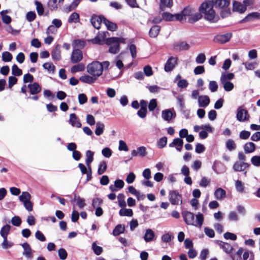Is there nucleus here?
Segmentation results:
<instances>
[{"mask_svg": "<svg viewBox=\"0 0 260 260\" xmlns=\"http://www.w3.org/2000/svg\"><path fill=\"white\" fill-rule=\"evenodd\" d=\"M103 23L105 24L108 29L110 31H115L117 28L116 24L109 21L106 18L103 19Z\"/></svg>", "mask_w": 260, "mask_h": 260, "instance_id": "2f4dec72", "label": "nucleus"}, {"mask_svg": "<svg viewBox=\"0 0 260 260\" xmlns=\"http://www.w3.org/2000/svg\"><path fill=\"white\" fill-rule=\"evenodd\" d=\"M244 150L246 154L252 153L255 150V145L252 142L246 143L244 146Z\"/></svg>", "mask_w": 260, "mask_h": 260, "instance_id": "393cba45", "label": "nucleus"}, {"mask_svg": "<svg viewBox=\"0 0 260 260\" xmlns=\"http://www.w3.org/2000/svg\"><path fill=\"white\" fill-rule=\"evenodd\" d=\"M118 205L119 207L124 208L126 206V204L125 201V196L123 193H120L117 197Z\"/></svg>", "mask_w": 260, "mask_h": 260, "instance_id": "37998d69", "label": "nucleus"}, {"mask_svg": "<svg viewBox=\"0 0 260 260\" xmlns=\"http://www.w3.org/2000/svg\"><path fill=\"white\" fill-rule=\"evenodd\" d=\"M21 246L24 250L22 254L27 258H32V250L29 245V244L25 242L21 244Z\"/></svg>", "mask_w": 260, "mask_h": 260, "instance_id": "ddd939ff", "label": "nucleus"}, {"mask_svg": "<svg viewBox=\"0 0 260 260\" xmlns=\"http://www.w3.org/2000/svg\"><path fill=\"white\" fill-rule=\"evenodd\" d=\"M109 66L110 62L108 61L102 62L94 61L87 65V72L92 76L98 78L102 74L103 70L107 69Z\"/></svg>", "mask_w": 260, "mask_h": 260, "instance_id": "f03ea898", "label": "nucleus"}, {"mask_svg": "<svg viewBox=\"0 0 260 260\" xmlns=\"http://www.w3.org/2000/svg\"><path fill=\"white\" fill-rule=\"evenodd\" d=\"M160 30V27L158 25L152 26L149 30V36L152 38H155L157 36Z\"/></svg>", "mask_w": 260, "mask_h": 260, "instance_id": "c9c22d12", "label": "nucleus"}, {"mask_svg": "<svg viewBox=\"0 0 260 260\" xmlns=\"http://www.w3.org/2000/svg\"><path fill=\"white\" fill-rule=\"evenodd\" d=\"M226 148L230 151L234 150L236 148V144L233 140L229 139L226 143Z\"/></svg>", "mask_w": 260, "mask_h": 260, "instance_id": "4d7b16f0", "label": "nucleus"}, {"mask_svg": "<svg viewBox=\"0 0 260 260\" xmlns=\"http://www.w3.org/2000/svg\"><path fill=\"white\" fill-rule=\"evenodd\" d=\"M210 99L207 95H200L198 97L199 106L200 107H206L210 103Z\"/></svg>", "mask_w": 260, "mask_h": 260, "instance_id": "412c9836", "label": "nucleus"}, {"mask_svg": "<svg viewBox=\"0 0 260 260\" xmlns=\"http://www.w3.org/2000/svg\"><path fill=\"white\" fill-rule=\"evenodd\" d=\"M125 227L121 224H118L116 226L113 231V235L114 236H118L124 232Z\"/></svg>", "mask_w": 260, "mask_h": 260, "instance_id": "4c0bfd02", "label": "nucleus"}, {"mask_svg": "<svg viewBox=\"0 0 260 260\" xmlns=\"http://www.w3.org/2000/svg\"><path fill=\"white\" fill-rule=\"evenodd\" d=\"M119 214L121 216L132 217L133 215V212L131 209L122 208L120 210Z\"/></svg>", "mask_w": 260, "mask_h": 260, "instance_id": "e433bc0d", "label": "nucleus"}, {"mask_svg": "<svg viewBox=\"0 0 260 260\" xmlns=\"http://www.w3.org/2000/svg\"><path fill=\"white\" fill-rule=\"evenodd\" d=\"M199 11L204 19L210 23H216L220 17L214 9V3L212 1L205 0L200 6Z\"/></svg>", "mask_w": 260, "mask_h": 260, "instance_id": "f257e3e1", "label": "nucleus"}, {"mask_svg": "<svg viewBox=\"0 0 260 260\" xmlns=\"http://www.w3.org/2000/svg\"><path fill=\"white\" fill-rule=\"evenodd\" d=\"M215 198L218 200L223 199L226 196L225 191L221 188H218L214 192Z\"/></svg>", "mask_w": 260, "mask_h": 260, "instance_id": "b1692460", "label": "nucleus"}, {"mask_svg": "<svg viewBox=\"0 0 260 260\" xmlns=\"http://www.w3.org/2000/svg\"><path fill=\"white\" fill-rule=\"evenodd\" d=\"M251 164L255 167L260 166V155H255L251 158Z\"/></svg>", "mask_w": 260, "mask_h": 260, "instance_id": "5fc2aeb1", "label": "nucleus"}, {"mask_svg": "<svg viewBox=\"0 0 260 260\" xmlns=\"http://www.w3.org/2000/svg\"><path fill=\"white\" fill-rule=\"evenodd\" d=\"M143 238L146 242H151L155 239V233L152 230L147 229L145 231Z\"/></svg>", "mask_w": 260, "mask_h": 260, "instance_id": "dca6fc26", "label": "nucleus"}, {"mask_svg": "<svg viewBox=\"0 0 260 260\" xmlns=\"http://www.w3.org/2000/svg\"><path fill=\"white\" fill-rule=\"evenodd\" d=\"M104 18H105L103 17L93 15L92 16L90 19V22L94 28L99 29L100 28L102 22H103Z\"/></svg>", "mask_w": 260, "mask_h": 260, "instance_id": "6ab92c4d", "label": "nucleus"}, {"mask_svg": "<svg viewBox=\"0 0 260 260\" xmlns=\"http://www.w3.org/2000/svg\"><path fill=\"white\" fill-rule=\"evenodd\" d=\"M243 64L245 66V67L247 70H254L256 66V62H243Z\"/></svg>", "mask_w": 260, "mask_h": 260, "instance_id": "bf43d9fd", "label": "nucleus"}, {"mask_svg": "<svg viewBox=\"0 0 260 260\" xmlns=\"http://www.w3.org/2000/svg\"><path fill=\"white\" fill-rule=\"evenodd\" d=\"M167 143V138L166 137H164L159 140L157 143V146L159 148H162L166 146Z\"/></svg>", "mask_w": 260, "mask_h": 260, "instance_id": "052dcab7", "label": "nucleus"}, {"mask_svg": "<svg viewBox=\"0 0 260 260\" xmlns=\"http://www.w3.org/2000/svg\"><path fill=\"white\" fill-rule=\"evenodd\" d=\"M233 11L242 14L246 11V9L243 3L242 4L239 2L234 1L233 2Z\"/></svg>", "mask_w": 260, "mask_h": 260, "instance_id": "9b49d317", "label": "nucleus"}, {"mask_svg": "<svg viewBox=\"0 0 260 260\" xmlns=\"http://www.w3.org/2000/svg\"><path fill=\"white\" fill-rule=\"evenodd\" d=\"M36 18L35 12L32 11L28 12L26 15V18L28 22L33 21Z\"/></svg>", "mask_w": 260, "mask_h": 260, "instance_id": "13d9d810", "label": "nucleus"}, {"mask_svg": "<svg viewBox=\"0 0 260 260\" xmlns=\"http://www.w3.org/2000/svg\"><path fill=\"white\" fill-rule=\"evenodd\" d=\"M85 69V66L83 63H78L74 65L71 69V72L72 73H75L78 72L83 71Z\"/></svg>", "mask_w": 260, "mask_h": 260, "instance_id": "58836bf2", "label": "nucleus"}, {"mask_svg": "<svg viewBox=\"0 0 260 260\" xmlns=\"http://www.w3.org/2000/svg\"><path fill=\"white\" fill-rule=\"evenodd\" d=\"M35 4L36 6V10L38 13V14L39 16H42L44 13V8L43 6V5L41 4V2L39 1H36L35 2Z\"/></svg>", "mask_w": 260, "mask_h": 260, "instance_id": "09e8293b", "label": "nucleus"}, {"mask_svg": "<svg viewBox=\"0 0 260 260\" xmlns=\"http://www.w3.org/2000/svg\"><path fill=\"white\" fill-rule=\"evenodd\" d=\"M218 245L220 246L223 250L228 254H230L233 251V246L229 243L223 242L222 241H219Z\"/></svg>", "mask_w": 260, "mask_h": 260, "instance_id": "5701e85b", "label": "nucleus"}, {"mask_svg": "<svg viewBox=\"0 0 260 260\" xmlns=\"http://www.w3.org/2000/svg\"><path fill=\"white\" fill-rule=\"evenodd\" d=\"M51 56L53 59L55 60H59L61 59L60 46L59 45H56L55 48L52 50Z\"/></svg>", "mask_w": 260, "mask_h": 260, "instance_id": "4be33fe9", "label": "nucleus"}, {"mask_svg": "<svg viewBox=\"0 0 260 260\" xmlns=\"http://www.w3.org/2000/svg\"><path fill=\"white\" fill-rule=\"evenodd\" d=\"M1 15L2 16V21L4 23L6 24H9L11 23L12 21L11 17L8 15H4V11H1Z\"/></svg>", "mask_w": 260, "mask_h": 260, "instance_id": "6e6d98bb", "label": "nucleus"}, {"mask_svg": "<svg viewBox=\"0 0 260 260\" xmlns=\"http://www.w3.org/2000/svg\"><path fill=\"white\" fill-rule=\"evenodd\" d=\"M12 74L16 76H20L22 74V71L14 64L12 67Z\"/></svg>", "mask_w": 260, "mask_h": 260, "instance_id": "de8ad7c7", "label": "nucleus"}, {"mask_svg": "<svg viewBox=\"0 0 260 260\" xmlns=\"http://www.w3.org/2000/svg\"><path fill=\"white\" fill-rule=\"evenodd\" d=\"M74 48H82L85 45V42L83 40H76L72 43Z\"/></svg>", "mask_w": 260, "mask_h": 260, "instance_id": "a18cd8bd", "label": "nucleus"}, {"mask_svg": "<svg viewBox=\"0 0 260 260\" xmlns=\"http://www.w3.org/2000/svg\"><path fill=\"white\" fill-rule=\"evenodd\" d=\"M107 32H103L99 33L97 36L92 40L93 42L95 44H102L104 43L105 38Z\"/></svg>", "mask_w": 260, "mask_h": 260, "instance_id": "a878e982", "label": "nucleus"}, {"mask_svg": "<svg viewBox=\"0 0 260 260\" xmlns=\"http://www.w3.org/2000/svg\"><path fill=\"white\" fill-rule=\"evenodd\" d=\"M206 59L204 53H201L198 55L196 58V62L198 64H202L204 63Z\"/></svg>", "mask_w": 260, "mask_h": 260, "instance_id": "8fccbe9b", "label": "nucleus"}, {"mask_svg": "<svg viewBox=\"0 0 260 260\" xmlns=\"http://www.w3.org/2000/svg\"><path fill=\"white\" fill-rule=\"evenodd\" d=\"M182 215L185 223L187 225L195 226L196 227L201 228L204 221L203 215L199 212L196 216L194 218V215L189 211H184L182 212Z\"/></svg>", "mask_w": 260, "mask_h": 260, "instance_id": "7ed1b4c3", "label": "nucleus"}, {"mask_svg": "<svg viewBox=\"0 0 260 260\" xmlns=\"http://www.w3.org/2000/svg\"><path fill=\"white\" fill-rule=\"evenodd\" d=\"M256 19H260V13L258 12H252L246 16L241 22L245 23L249 21H252Z\"/></svg>", "mask_w": 260, "mask_h": 260, "instance_id": "aec40b11", "label": "nucleus"}, {"mask_svg": "<svg viewBox=\"0 0 260 260\" xmlns=\"http://www.w3.org/2000/svg\"><path fill=\"white\" fill-rule=\"evenodd\" d=\"M176 114L174 109L162 110L161 112L162 118L167 122H170L172 119L175 118Z\"/></svg>", "mask_w": 260, "mask_h": 260, "instance_id": "0eeeda50", "label": "nucleus"}, {"mask_svg": "<svg viewBox=\"0 0 260 260\" xmlns=\"http://www.w3.org/2000/svg\"><path fill=\"white\" fill-rule=\"evenodd\" d=\"M80 21L79 15L76 12H73L69 17L68 22L69 23L79 22Z\"/></svg>", "mask_w": 260, "mask_h": 260, "instance_id": "f704fd0d", "label": "nucleus"}, {"mask_svg": "<svg viewBox=\"0 0 260 260\" xmlns=\"http://www.w3.org/2000/svg\"><path fill=\"white\" fill-rule=\"evenodd\" d=\"M2 58L4 61L9 62L12 60L13 56L9 52L5 51L2 53Z\"/></svg>", "mask_w": 260, "mask_h": 260, "instance_id": "49530a36", "label": "nucleus"}, {"mask_svg": "<svg viewBox=\"0 0 260 260\" xmlns=\"http://www.w3.org/2000/svg\"><path fill=\"white\" fill-rule=\"evenodd\" d=\"M236 117L239 121L244 122L249 119V116L246 110L240 107L237 109Z\"/></svg>", "mask_w": 260, "mask_h": 260, "instance_id": "423d86ee", "label": "nucleus"}, {"mask_svg": "<svg viewBox=\"0 0 260 260\" xmlns=\"http://www.w3.org/2000/svg\"><path fill=\"white\" fill-rule=\"evenodd\" d=\"M73 201L76 202V203L80 209L83 208L85 206V200L79 196L75 195Z\"/></svg>", "mask_w": 260, "mask_h": 260, "instance_id": "a19ab883", "label": "nucleus"}, {"mask_svg": "<svg viewBox=\"0 0 260 260\" xmlns=\"http://www.w3.org/2000/svg\"><path fill=\"white\" fill-rule=\"evenodd\" d=\"M19 199L23 203L30 200L31 196L28 192H22L21 194L19 196Z\"/></svg>", "mask_w": 260, "mask_h": 260, "instance_id": "79ce46f5", "label": "nucleus"}, {"mask_svg": "<svg viewBox=\"0 0 260 260\" xmlns=\"http://www.w3.org/2000/svg\"><path fill=\"white\" fill-rule=\"evenodd\" d=\"M11 226L9 224H6L3 226L0 231V235L3 238H7V236L10 231Z\"/></svg>", "mask_w": 260, "mask_h": 260, "instance_id": "72a5a7b5", "label": "nucleus"}, {"mask_svg": "<svg viewBox=\"0 0 260 260\" xmlns=\"http://www.w3.org/2000/svg\"><path fill=\"white\" fill-rule=\"evenodd\" d=\"M177 63V57L172 56L167 60L165 66V70L166 72H170L173 70Z\"/></svg>", "mask_w": 260, "mask_h": 260, "instance_id": "6e6552de", "label": "nucleus"}, {"mask_svg": "<svg viewBox=\"0 0 260 260\" xmlns=\"http://www.w3.org/2000/svg\"><path fill=\"white\" fill-rule=\"evenodd\" d=\"M231 37L232 34L231 33H226L223 35H219L215 37L214 41L215 42L223 44L229 41Z\"/></svg>", "mask_w": 260, "mask_h": 260, "instance_id": "f8f14e48", "label": "nucleus"}, {"mask_svg": "<svg viewBox=\"0 0 260 260\" xmlns=\"http://www.w3.org/2000/svg\"><path fill=\"white\" fill-rule=\"evenodd\" d=\"M120 43H124V39L112 37L107 39L106 41V44L110 45L109 52L113 54H116L119 51Z\"/></svg>", "mask_w": 260, "mask_h": 260, "instance_id": "20e7f679", "label": "nucleus"}, {"mask_svg": "<svg viewBox=\"0 0 260 260\" xmlns=\"http://www.w3.org/2000/svg\"><path fill=\"white\" fill-rule=\"evenodd\" d=\"M202 17V14L199 13L194 12L188 18V21L190 23H194L200 20Z\"/></svg>", "mask_w": 260, "mask_h": 260, "instance_id": "bb28decb", "label": "nucleus"}, {"mask_svg": "<svg viewBox=\"0 0 260 260\" xmlns=\"http://www.w3.org/2000/svg\"><path fill=\"white\" fill-rule=\"evenodd\" d=\"M169 200L173 205L182 204V197L178 192L172 190L169 192Z\"/></svg>", "mask_w": 260, "mask_h": 260, "instance_id": "39448f33", "label": "nucleus"}, {"mask_svg": "<svg viewBox=\"0 0 260 260\" xmlns=\"http://www.w3.org/2000/svg\"><path fill=\"white\" fill-rule=\"evenodd\" d=\"M220 15L222 18H224L231 15V11L228 7L222 9L220 10Z\"/></svg>", "mask_w": 260, "mask_h": 260, "instance_id": "864d4df0", "label": "nucleus"}, {"mask_svg": "<svg viewBox=\"0 0 260 260\" xmlns=\"http://www.w3.org/2000/svg\"><path fill=\"white\" fill-rule=\"evenodd\" d=\"M196 10L192 7L190 6L186 7L182 11V14L185 16V18L188 17V18L191 15L192 13L195 12Z\"/></svg>", "mask_w": 260, "mask_h": 260, "instance_id": "ea45409f", "label": "nucleus"}, {"mask_svg": "<svg viewBox=\"0 0 260 260\" xmlns=\"http://www.w3.org/2000/svg\"><path fill=\"white\" fill-rule=\"evenodd\" d=\"M21 222L22 221L21 218L17 216H14L11 219V222L14 226H19L21 224Z\"/></svg>", "mask_w": 260, "mask_h": 260, "instance_id": "69168bd1", "label": "nucleus"}, {"mask_svg": "<svg viewBox=\"0 0 260 260\" xmlns=\"http://www.w3.org/2000/svg\"><path fill=\"white\" fill-rule=\"evenodd\" d=\"M27 87L29 90L30 93L32 95H36L41 91V87L37 82L28 84Z\"/></svg>", "mask_w": 260, "mask_h": 260, "instance_id": "4468645a", "label": "nucleus"}, {"mask_svg": "<svg viewBox=\"0 0 260 260\" xmlns=\"http://www.w3.org/2000/svg\"><path fill=\"white\" fill-rule=\"evenodd\" d=\"M69 122L73 127L80 128L81 127V123L79 118L75 113H72L70 115Z\"/></svg>", "mask_w": 260, "mask_h": 260, "instance_id": "f3484780", "label": "nucleus"}, {"mask_svg": "<svg viewBox=\"0 0 260 260\" xmlns=\"http://www.w3.org/2000/svg\"><path fill=\"white\" fill-rule=\"evenodd\" d=\"M107 169V164L105 161H102L100 163L99 166L98 173L99 175L103 174Z\"/></svg>", "mask_w": 260, "mask_h": 260, "instance_id": "603ef678", "label": "nucleus"}, {"mask_svg": "<svg viewBox=\"0 0 260 260\" xmlns=\"http://www.w3.org/2000/svg\"><path fill=\"white\" fill-rule=\"evenodd\" d=\"M157 106L156 100L153 99L150 100L148 106L149 111H153L156 108Z\"/></svg>", "mask_w": 260, "mask_h": 260, "instance_id": "338daca9", "label": "nucleus"}, {"mask_svg": "<svg viewBox=\"0 0 260 260\" xmlns=\"http://www.w3.org/2000/svg\"><path fill=\"white\" fill-rule=\"evenodd\" d=\"M34 77L32 75L27 73L26 74H25L23 76V82L25 83H28V82H32L34 81Z\"/></svg>", "mask_w": 260, "mask_h": 260, "instance_id": "0e129e2a", "label": "nucleus"}, {"mask_svg": "<svg viewBox=\"0 0 260 260\" xmlns=\"http://www.w3.org/2000/svg\"><path fill=\"white\" fill-rule=\"evenodd\" d=\"M173 6V0H160V9L164 11L166 8H170Z\"/></svg>", "mask_w": 260, "mask_h": 260, "instance_id": "cd10ccee", "label": "nucleus"}, {"mask_svg": "<svg viewBox=\"0 0 260 260\" xmlns=\"http://www.w3.org/2000/svg\"><path fill=\"white\" fill-rule=\"evenodd\" d=\"M189 48V44L184 41L176 42L174 45V49L176 51L188 50Z\"/></svg>", "mask_w": 260, "mask_h": 260, "instance_id": "2eb2a0df", "label": "nucleus"}, {"mask_svg": "<svg viewBox=\"0 0 260 260\" xmlns=\"http://www.w3.org/2000/svg\"><path fill=\"white\" fill-rule=\"evenodd\" d=\"M234 78V74L233 73H223L221 74L220 80L221 82H228Z\"/></svg>", "mask_w": 260, "mask_h": 260, "instance_id": "c756f323", "label": "nucleus"}, {"mask_svg": "<svg viewBox=\"0 0 260 260\" xmlns=\"http://www.w3.org/2000/svg\"><path fill=\"white\" fill-rule=\"evenodd\" d=\"M249 167V165L244 161H237L233 167V170L236 172H243Z\"/></svg>", "mask_w": 260, "mask_h": 260, "instance_id": "1a4fd4ad", "label": "nucleus"}, {"mask_svg": "<svg viewBox=\"0 0 260 260\" xmlns=\"http://www.w3.org/2000/svg\"><path fill=\"white\" fill-rule=\"evenodd\" d=\"M83 58L82 53L81 50L78 49H75L73 51L71 61L72 63H77L82 60Z\"/></svg>", "mask_w": 260, "mask_h": 260, "instance_id": "9d476101", "label": "nucleus"}, {"mask_svg": "<svg viewBox=\"0 0 260 260\" xmlns=\"http://www.w3.org/2000/svg\"><path fill=\"white\" fill-rule=\"evenodd\" d=\"M235 188L236 190L239 193H243L244 192V185L242 181L237 180L235 182Z\"/></svg>", "mask_w": 260, "mask_h": 260, "instance_id": "c03bdc74", "label": "nucleus"}, {"mask_svg": "<svg viewBox=\"0 0 260 260\" xmlns=\"http://www.w3.org/2000/svg\"><path fill=\"white\" fill-rule=\"evenodd\" d=\"M58 2L55 0H50L48 2V7L49 9L52 11L57 9Z\"/></svg>", "mask_w": 260, "mask_h": 260, "instance_id": "e2e57ef3", "label": "nucleus"}, {"mask_svg": "<svg viewBox=\"0 0 260 260\" xmlns=\"http://www.w3.org/2000/svg\"><path fill=\"white\" fill-rule=\"evenodd\" d=\"M96 79L97 78L92 76H90L89 75H85L81 77L80 78V80L83 83L91 84L94 82Z\"/></svg>", "mask_w": 260, "mask_h": 260, "instance_id": "c85d7f7f", "label": "nucleus"}, {"mask_svg": "<svg viewBox=\"0 0 260 260\" xmlns=\"http://www.w3.org/2000/svg\"><path fill=\"white\" fill-rule=\"evenodd\" d=\"M183 141L181 138H175L173 142L169 144L170 147H175L178 151H181L182 149Z\"/></svg>", "mask_w": 260, "mask_h": 260, "instance_id": "a211bd4d", "label": "nucleus"}, {"mask_svg": "<svg viewBox=\"0 0 260 260\" xmlns=\"http://www.w3.org/2000/svg\"><path fill=\"white\" fill-rule=\"evenodd\" d=\"M209 88L212 92L216 91L218 89V85L217 83L214 81H210L209 84Z\"/></svg>", "mask_w": 260, "mask_h": 260, "instance_id": "680f3d73", "label": "nucleus"}, {"mask_svg": "<svg viewBox=\"0 0 260 260\" xmlns=\"http://www.w3.org/2000/svg\"><path fill=\"white\" fill-rule=\"evenodd\" d=\"M58 255L60 259L64 260L67 258L68 254L66 250L63 248H60L58 250Z\"/></svg>", "mask_w": 260, "mask_h": 260, "instance_id": "774afa93", "label": "nucleus"}, {"mask_svg": "<svg viewBox=\"0 0 260 260\" xmlns=\"http://www.w3.org/2000/svg\"><path fill=\"white\" fill-rule=\"evenodd\" d=\"M93 154L94 153L90 150H88L86 152V163L89 170H90V164L93 160Z\"/></svg>", "mask_w": 260, "mask_h": 260, "instance_id": "473e14b6", "label": "nucleus"}, {"mask_svg": "<svg viewBox=\"0 0 260 260\" xmlns=\"http://www.w3.org/2000/svg\"><path fill=\"white\" fill-rule=\"evenodd\" d=\"M105 125L101 122H98L96 123V128L95 130V134L97 136H100L104 133Z\"/></svg>", "mask_w": 260, "mask_h": 260, "instance_id": "7c9ffc66", "label": "nucleus"}, {"mask_svg": "<svg viewBox=\"0 0 260 260\" xmlns=\"http://www.w3.org/2000/svg\"><path fill=\"white\" fill-rule=\"evenodd\" d=\"M221 83L223 84L224 89L226 91H231L234 88V84L230 81Z\"/></svg>", "mask_w": 260, "mask_h": 260, "instance_id": "3c124183", "label": "nucleus"}]
</instances>
